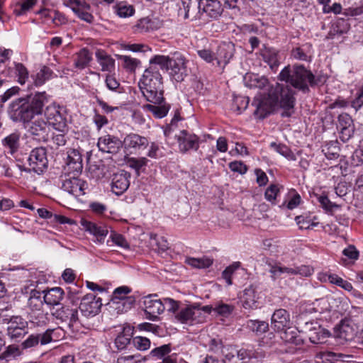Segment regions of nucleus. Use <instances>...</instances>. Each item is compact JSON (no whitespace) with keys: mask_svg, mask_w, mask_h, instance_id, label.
Masks as SVG:
<instances>
[{"mask_svg":"<svg viewBox=\"0 0 363 363\" xmlns=\"http://www.w3.org/2000/svg\"><path fill=\"white\" fill-rule=\"evenodd\" d=\"M294 91L288 86L279 83L271 86L267 93L256 95L252 103L255 108L253 115L259 119L266 118L278 105L283 109L281 116L290 117L294 113Z\"/></svg>","mask_w":363,"mask_h":363,"instance_id":"obj_1","label":"nucleus"},{"mask_svg":"<svg viewBox=\"0 0 363 363\" xmlns=\"http://www.w3.org/2000/svg\"><path fill=\"white\" fill-rule=\"evenodd\" d=\"M48 102V96L45 91L18 98L9 105V115L14 122L28 123L35 116L43 113V107Z\"/></svg>","mask_w":363,"mask_h":363,"instance_id":"obj_2","label":"nucleus"},{"mask_svg":"<svg viewBox=\"0 0 363 363\" xmlns=\"http://www.w3.org/2000/svg\"><path fill=\"white\" fill-rule=\"evenodd\" d=\"M278 78L303 93L309 91V86H314L320 82V79H316L310 70L301 65H294L292 67L289 65L285 67Z\"/></svg>","mask_w":363,"mask_h":363,"instance_id":"obj_3","label":"nucleus"},{"mask_svg":"<svg viewBox=\"0 0 363 363\" xmlns=\"http://www.w3.org/2000/svg\"><path fill=\"white\" fill-rule=\"evenodd\" d=\"M139 86L147 101L155 104L164 101L162 77L155 65L150 66L145 70Z\"/></svg>","mask_w":363,"mask_h":363,"instance_id":"obj_4","label":"nucleus"},{"mask_svg":"<svg viewBox=\"0 0 363 363\" xmlns=\"http://www.w3.org/2000/svg\"><path fill=\"white\" fill-rule=\"evenodd\" d=\"M80 174L64 172L61 176L62 189L75 198L85 194L86 183L81 179Z\"/></svg>","mask_w":363,"mask_h":363,"instance_id":"obj_5","label":"nucleus"},{"mask_svg":"<svg viewBox=\"0 0 363 363\" xmlns=\"http://www.w3.org/2000/svg\"><path fill=\"white\" fill-rule=\"evenodd\" d=\"M178 6V16L184 19L195 21L201 18V0H181Z\"/></svg>","mask_w":363,"mask_h":363,"instance_id":"obj_6","label":"nucleus"},{"mask_svg":"<svg viewBox=\"0 0 363 363\" xmlns=\"http://www.w3.org/2000/svg\"><path fill=\"white\" fill-rule=\"evenodd\" d=\"M28 161L30 170L38 174H41L48 167L46 149L42 147L33 149L30 153Z\"/></svg>","mask_w":363,"mask_h":363,"instance_id":"obj_7","label":"nucleus"},{"mask_svg":"<svg viewBox=\"0 0 363 363\" xmlns=\"http://www.w3.org/2000/svg\"><path fill=\"white\" fill-rule=\"evenodd\" d=\"M186 61L185 57L179 52H174L169 62L170 75L177 82H182L187 75Z\"/></svg>","mask_w":363,"mask_h":363,"instance_id":"obj_8","label":"nucleus"},{"mask_svg":"<svg viewBox=\"0 0 363 363\" xmlns=\"http://www.w3.org/2000/svg\"><path fill=\"white\" fill-rule=\"evenodd\" d=\"M143 306L147 318L155 321L157 320L158 315L164 311L163 301L157 298V294H151L144 298Z\"/></svg>","mask_w":363,"mask_h":363,"instance_id":"obj_9","label":"nucleus"},{"mask_svg":"<svg viewBox=\"0 0 363 363\" xmlns=\"http://www.w3.org/2000/svg\"><path fill=\"white\" fill-rule=\"evenodd\" d=\"M46 121L52 125L55 130L65 131L67 128V121L61 114L59 108L55 105H48L43 111Z\"/></svg>","mask_w":363,"mask_h":363,"instance_id":"obj_10","label":"nucleus"},{"mask_svg":"<svg viewBox=\"0 0 363 363\" xmlns=\"http://www.w3.org/2000/svg\"><path fill=\"white\" fill-rule=\"evenodd\" d=\"M8 336L15 341L22 338L28 333V323L20 316H13L8 323Z\"/></svg>","mask_w":363,"mask_h":363,"instance_id":"obj_11","label":"nucleus"},{"mask_svg":"<svg viewBox=\"0 0 363 363\" xmlns=\"http://www.w3.org/2000/svg\"><path fill=\"white\" fill-rule=\"evenodd\" d=\"M179 151L186 153L189 150H197L199 147V139L195 134L183 130L176 135Z\"/></svg>","mask_w":363,"mask_h":363,"instance_id":"obj_12","label":"nucleus"},{"mask_svg":"<svg viewBox=\"0 0 363 363\" xmlns=\"http://www.w3.org/2000/svg\"><path fill=\"white\" fill-rule=\"evenodd\" d=\"M50 125L43 118H38L30 122L28 132L38 141L46 142L50 130Z\"/></svg>","mask_w":363,"mask_h":363,"instance_id":"obj_13","label":"nucleus"},{"mask_svg":"<svg viewBox=\"0 0 363 363\" xmlns=\"http://www.w3.org/2000/svg\"><path fill=\"white\" fill-rule=\"evenodd\" d=\"M131 292V289L126 286H122L116 288L112 295L111 301L113 303L121 305L123 308L121 311H126L130 309L135 303V298L133 296H127Z\"/></svg>","mask_w":363,"mask_h":363,"instance_id":"obj_14","label":"nucleus"},{"mask_svg":"<svg viewBox=\"0 0 363 363\" xmlns=\"http://www.w3.org/2000/svg\"><path fill=\"white\" fill-rule=\"evenodd\" d=\"M102 306L100 298L89 294L84 296L80 303L79 308L82 313L86 316H93L97 314Z\"/></svg>","mask_w":363,"mask_h":363,"instance_id":"obj_15","label":"nucleus"},{"mask_svg":"<svg viewBox=\"0 0 363 363\" xmlns=\"http://www.w3.org/2000/svg\"><path fill=\"white\" fill-rule=\"evenodd\" d=\"M97 145L101 152L116 154L122 147L123 143L118 138L107 134L99 138Z\"/></svg>","mask_w":363,"mask_h":363,"instance_id":"obj_16","label":"nucleus"},{"mask_svg":"<svg viewBox=\"0 0 363 363\" xmlns=\"http://www.w3.org/2000/svg\"><path fill=\"white\" fill-rule=\"evenodd\" d=\"M358 327L349 321H342L335 330V337L344 342L354 344L357 335Z\"/></svg>","mask_w":363,"mask_h":363,"instance_id":"obj_17","label":"nucleus"},{"mask_svg":"<svg viewBox=\"0 0 363 363\" xmlns=\"http://www.w3.org/2000/svg\"><path fill=\"white\" fill-rule=\"evenodd\" d=\"M83 168L82 155L79 150L69 149L67 151L64 172L68 173L81 174Z\"/></svg>","mask_w":363,"mask_h":363,"instance_id":"obj_18","label":"nucleus"},{"mask_svg":"<svg viewBox=\"0 0 363 363\" xmlns=\"http://www.w3.org/2000/svg\"><path fill=\"white\" fill-rule=\"evenodd\" d=\"M130 173L121 170L113 174L111 182L112 191L116 195L124 193L130 186Z\"/></svg>","mask_w":363,"mask_h":363,"instance_id":"obj_19","label":"nucleus"},{"mask_svg":"<svg viewBox=\"0 0 363 363\" xmlns=\"http://www.w3.org/2000/svg\"><path fill=\"white\" fill-rule=\"evenodd\" d=\"M201 18L209 17L216 19L223 13V8L218 0H201Z\"/></svg>","mask_w":363,"mask_h":363,"instance_id":"obj_20","label":"nucleus"},{"mask_svg":"<svg viewBox=\"0 0 363 363\" xmlns=\"http://www.w3.org/2000/svg\"><path fill=\"white\" fill-rule=\"evenodd\" d=\"M52 314L62 322L67 323L69 328L73 327L79 322L78 311L77 308L62 306L60 308H57Z\"/></svg>","mask_w":363,"mask_h":363,"instance_id":"obj_21","label":"nucleus"},{"mask_svg":"<svg viewBox=\"0 0 363 363\" xmlns=\"http://www.w3.org/2000/svg\"><path fill=\"white\" fill-rule=\"evenodd\" d=\"M292 325L289 313L283 308L276 310L272 315L271 325L274 330L279 332Z\"/></svg>","mask_w":363,"mask_h":363,"instance_id":"obj_22","label":"nucleus"},{"mask_svg":"<svg viewBox=\"0 0 363 363\" xmlns=\"http://www.w3.org/2000/svg\"><path fill=\"white\" fill-rule=\"evenodd\" d=\"M235 52V45L233 43H223L217 49L216 60L218 65L225 67L230 60L233 57Z\"/></svg>","mask_w":363,"mask_h":363,"instance_id":"obj_23","label":"nucleus"},{"mask_svg":"<svg viewBox=\"0 0 363 363\" xmlns=\"http://www.w3.org/2000/svg\"><path fill=\"white\" fill-rule=\"evenodd\" d=\"M125 148H133L135 150L145 149L149 145L147 138L138 134L130 133L125 136L123 140Z\"/></svg>","mask_w":363,"mask_h":363,"instance_id":"obj_24","label":"nucleus"},{"mask_svg":"<svg viewBox=\"0 0 363 363\" xmlns=\"http://www.w3.org/2000/svg\"><path fill=\"white\" fill-rule=\"evenodd\" d=\"M281 338L286 342L294 344L296 346L301 345L303 342V339L298 335V331L296 328L290 325L289 327H286L281 331Z\"/></svg>","mask_w":363,"mask_h":363,"instance_id":"obj_25","label":"nucleus"},{"mask_svg":"<svg viewBox=\"0 0 363 363\" xmlns=\"http://www.w3.org/2000/svg\"><path fill=\"white\" fill-rule=\"evenodd\" d=\"M43 293V301L50 306H58L65 295L64 291L60 287L52 288Z\"/></svg>","mask_w":363,"mask_h":363,"instance_id":"obj_26","label":"nucleus"},{"mask_svg":"<svg viewBox=\"0 0 363 363\" xmlns=\"http://www.w3.org/2000/svg\"><path fill=\"white\" fill-rule=\"evenodd\" d=\"M330 335V333L320 327L318 326L310 328L308 332V337L310 341L313 344H322L324 343L327 338Z\"/></svg>","mask_w":363,"mask_h":363,"instance_id":"obj_27","label":"nucleus"},{"mask_svg":"<svg viewBox=\"0 0 363 363\" xmlns=\"http://www.w3.org/2000/svg\"><path fill=\"white\" fill-rule=\"evenodd\" d=\"M260 53L263 60L269 65L272 70L278 67L279 65V57L278 52L274 49L264 46V48L261 50Z\"/></svg>","mask_w":363,"mask_h":363,"instance_id":"obj_28","label":"nucleus"},{"mask_svg":"<svg viewBox=\"0 0 363 363\" xmlns=\"http://www.w3.org/2000/svg\"><path fill=\"white\" fill-rule=\"evenodd\" d=\"M353 121L350 116L346 113L339 115L337 118V127L340 130L341 133L347 138L350 137L352 131Z\"/></svg>","mask_w":363,"mask_h":363,"instance_id":"obj_29","label":"nucleus"},{"mask_svg":"<svg viewBox=\"0 0 363 363\" xmlns=\"http://www.w3.org/2000/svg\"><path fill=\"white\" fill-rule=\"evenodd\" d=\"M2 145L6 151L11 155L16 152L20 147V135L13 133L6 137L2 140Z\"/></svg>","mask_w":363,"mask_h":363,"instance_id":"obj_30","label":"nucleus"},{"mask_svg":"<svg viewBox=\"0 0 363 363\" xmlns=\"http://www.w3.org/2000/svg\"><path fill=\"white\" fill-rule=\"evenodd\" d=\"M84 226L86 230L94 235L99 242H103L107 235L108 230L106 226L98 225L95 223L86 221Z\"/></svg>","mask_w":363,"mask_h":363,"instance_id":"obj_31","label":"nucleus"},{"mask_svg":"<svg viewBox=\"0 0 363 363\" xmlns=\"http://www.w3.org/2000/svg\"><path fill=\"white\" fill-rule=\"evenodd\" d=\"M162 104V102L160 104H145L143 108L145 110L152 112L155 118H162L167 116L170 108L169 104L166 103Z\"/></svg>","mask_w":363,"mask_h":363,"instance_id":"obj_32","label":"nucleus"},{"mask_svg":"<svg viewBox=\"0 0 363 363\" xmlns=\"http://www.w3.org/2000/svg\"><path fill=\"white\" fill-rule=\"evenodd\" d=\"M242 301V306L245 308L250 309L257 308V295L254 287L250 286L244 290Z\"/></svg>","mask_w":363,"mask_h":363,"instance_id":"obj_33","label":"nucleus"},{"mask_svg":"<svg viewBox=\"0 0 363 363\" xmlns=\"http://www.w3.org/2000/svg\"><path fill=\"white\" fill-rule=\"evenodd\" d=\"M45 301H43V296H41V292L37 290H31L28 301L29 308L33 312L40 311Z\"/></svg>","mask_w":363,"mask_h":363,"instance_id":"obj_34","label":"nucleus"},{"mask_svg":"<svg viewBox=\"0 0 363 363\" xmlns=\"http://www.w3.org/2000/svg\"><path fill=\"white\" fill-rule=\"evenodd\" d=\"M91 60V53L88 49L83 48L77 53L74 59V66L78 69H82L89 65Z\"/></svg>","mask_w":363,"mask_h":363,"instance_id":"obj_35","label":"nucleus"},{"mask_svg":"<svg viewBox=\"0 0 363 363\" xmlns=\"http://www.w3.org/2000/svg\"><path fill=\"white\" fill-rule=\"evenodd\" d=\"M133 330L130 327L123 328L115 340V344L118 349H124L130 342Z\"/></svg>","mask_w":363,"mask_h":363,"instance_id":"obj_36","label":"nucleus"},{"mask_svg":"<svg viewBox=\"0 0 363 363\" xmlns=\"http://www.w3.org/2000/svg\"><path fill=\"white\" fill-rule=\"evenodd\" d=\"M96 57L98 62L102 67V71H111L114 67V60L103 50H98L96 52Z\"/></svg>","mask_w":363,"mask_h":363,"instance_id":"obj_37","label":"nucleus"},{"mask_svg":"<svg viewBox=\"0 0 363 363\" xmlns=\"http://www.w3.org/2000/svg\"><path fill=\"white\" fill-rule=\"evenodd\" d=\"M315 363H342L337 359L336 353L328 351L317 352L315 355Z\"/></svg>","mask_w":363,"mask_h":363,"instance_id":"obj_38","label":"nucleus"},{"mask_svg":"<svg viewBox=\"0 0 363 363\" xmlns=\"http://www.w3.org/2000/svg\"><path fill=\"white\" fill-rule=\"evenodd\" d=\"M171 57L164 55H156L150 61V66L155 65L157 72L160 70H168Z\"/></svg>","mask_w":363,"mask_h":363,"instance_id":"obj_39","label":"nucleus"},{"mask_svg":"<svg viewBox=\"0 0 363 363\" xmlns=\"http://www.w3.org/2000/svg\"><path fill=\"white\" fill-rule=\"evenodd\" d=\"M67 130V128L65 131L56 130V133H53L50 141V146L52 149L57 150L66 145L67 137L66 136L65 132Z\"/></svg>","mask_w":363,"mask_h":363,"instance_id":"obj_40","label":"nucleus"},{"mask_svg":"<svg viewBox=\"0 0 363 363\" xmlns=\"http://www.w3.org/2000/svg\"><path fill=\"white\" fill-rule=\"evenodd\" d=\"M194 313V306H189L181 308L175 317L177 320L182 323H185L193 321V316L195 315Z\"/></svg>","mask_w":363,"mask_h":363,"instance_id":"obj_41","label":"nucleus"},{"mask_svg":"<svg viewBox=\"0 0 363 363\" xmlns=\"http://www.w3.org/2000/svg\"><path fill=\"white\" fill-rule=\"evenodd\" d=\"M247 327L257 335H262L267 331L269 324L265 321L250 320L247 322Z\"/></svg>","mask_w":363,"mask_h":363,"instance_id":"obj_42","label":"nucleus"},{"mask_svg":"<svg viewBox=\"0 0 363 363\" xmlns=\"http://www.w3.org/2000/svg\"><path fill=\"white\" fill-rule=\"evenodd\" d=\"M186 262L193 267L199 269H204L209 267L213 264V259L203 257L201 258H188Z\"/></svg>","mask_w":363,"mask_h":363,"instance_id":"obj_43","label":"nucleus"},{"mask_svg":"<svg viewBox=\"0 0 363 363\" xmlns=\"http://www.w3.org/2000/svg\"><path fill=\"white\" fill-rule=\"evenodd\" d=\"M171 352V346L169 344L163 345L162 346L154 348L149 354L150 357L155 358L156 359H164Z\"/></svg>","mask_w":363,"mask_h":363,"instance_id":"obj_44","label":"nucleus"},{"mask_svg":"<svg viewBox=\"0 0 363 363\" xmlns=\"http://www.w3.org/2000/svg\"><path fill=\"white\" fill-rule=\"evenodd\" d=\"M115 8L116 13L121 18L130 17L135 13L134 7L124 2L117 4Z\"/></svg>","mask_w":363,"mask_h":363,"instance_id":"obj_45","label":"nucleus"},{"mask_svg":"<svg viewBox=\"0 0 363 363\" xmlns=\"http://www.w3.org/2000/svg\"><path fill=\"white\" fill-rule=\"evenodd\" d=\"M51 70L48 67L44 66L33 77V83L35 86H39L43 85L51 75Z\"/></svg>","mask_w":363,"mask_h":363,"instance_id":"obj_46","label":"nucleus"},{"mask_svg":"<svg viewBox=\"0 0 363 363\" xmlns=\"http://www.w3.org/2000/svg\"><path fill=\"white\" fill-rule=\"evenodd\" d=\"M36 312L37 314L31 315V323L38 327H43L47 325L50 321L48 313H45L41 311V310Z\"/></svg>","mask_w":363,"mask_h":363,"instance_id":"obj_47","label":"nucleus"},{"mask_svg":"<svg viewBox=\"0 0 363 363\" xmlns=\"http://www.w3.org/2000/svg\"><path fill=\"white\" fill-rule=\"evenodd\" d=\"M264 356L262 352H258L253 350L241 349L238 352V357L240 360L245 361L252 358H261Z\"/></svg>","mask_w":363,"mask_h":363,"instance_id":"obj_48","label":"nucleus"},{"mask_svg":"<svg viewBox=\"0 0 363 363\" xmlns=\"http://www.w3.org/2000/svg\"><path fill=\"white\" fill-rule=\"evenodd\" d=\"M271 146L274 148L280 155L289 160H296V157L294 153L285 145L272 143Z\"/></svg>","mask_w":363,"mask_h":363,"instance_id":"obj_49","label":"nucleus"},{"mask_svg":"<svg viewBox=\"0 0 363 363\" xmlns=\"http://www.w3.org/2000/svg\"><path fill=\"white\" fill-rule=\"evenodd\" d=\"M16 75L18 77V82L24 84L28 79L29 73L27 68L22 63H15Z\"/></svg>","mask_w":363,"mask_h":363,"instance_id":"obj_50","label":"nucleus"},{"mask_svg":"<svg viewBox=\"0 0 363 363\" xmlns=\"http://www.w3.org/2000/svg\"><path fill=\"white\" fill-rule=\"evenodd\" d=\"M134 347L140 351H145L150 347V340L145 337L136 336L132 340Z\"/></svg>","mask_w":363,"mask_h":363,"instance_id":"obj_51","label":"nucleus"},{"mask_svg":"<svg viewBox=\"0 0 363 363\" xmlns=\"http://www.w3.org/2000/svg\"><path fill=\"white\" fill-rule=\"evenodd\" d=\"M21 354V351L16 345H9L6 349L0 354V359L15 358Z\"/></svg>","mask_w":363,"mask_h":363,"instance_id":"obj_52","label":"nucleus"},{"mask_svg":"<svg viewBox=\"0 0 363 363\" xmlns=\"http://www.w3.org/2000/svg\"><path fill=\"white\" fill-rule=\"evenodd\" d=\"M315 313L321 314L329 311L330 303L326 298H321L314 301Z\"/></svg>","mask_w":363,"mask_h":363,"instance_id":"obj_53","label":"nucleus"},{"mask_svg":"<svg viewBox=\"0 0 363 363\" xmlns=\"http://www.w3.org/2000/svg\"><path fill=\"white\" fill-rule=\"evenodd\" d=\"M250 102L249 97L247 96H236L234 99L233 106L235 107L238 113L245 111Z\"/></svg>","mask_w":363,"mask_h":363,"instance_id":"obj_54","label":"nucleus"},{"mask_svg":"<svg viewBox=\"0 0 363 363\" xmlns=\"http://www.w3.org/2000/svg\"><path fill=\"white\" fill-rule=\"evenodd\" d=\"M240 267V262H235L231 265L228 267L222 273L223 278L225 279L228 285L232 284L231 275L233 273Z\"/></svg>","mask_w":363,"mask_h":363,"instance_id":"obj_55","label":"nucleus"},{"mask_svg":"<svg viewBox=\"0 0 363 363\" xmlns=\"http://www.w3.org/2000/svg\"><path fill=\"white\" fill-rule=\"evenodd\" d=\"M38 0H23L22 3L19 4L20 9H16L14 12L17 16H21L26 13L37 3Z\"/></svg>","mask_w":363,"mask_h":363,"instance_id":"obj_56","label":"nucleus"},{"mask_svg":"<svg viewBox=\"0 0 363 363\" xmlns=\"http://www.w3.org/2000/svg\"><path fill=\"white\" fill-rule=\"evenodd\" d=\"M110 238L116 245L123 248H128L129 245L125 238L115 231H111Z\"/></svg>","mask_w":363,"mask_h":363,"instance_id":"obj_57","label":"nucleus"},{"mask_svg":"<svg viewBox=\"0 0 363 363\" xmlns=\"http://www.w3.org/2000/svg\"><path fill=\"white\" fill-rule=\"evenodd\" d=\"M279 191V187L277 184H271L265 191V199L274 203V201Z\"/></svg>","mask_w":363,"mask_h":363,"instance_id":"obj_58","label":"nucleus"},{"mask_svg":"<svg viewBox=\"0 0 363 363\" xmlns=\"http://www.w3.org/2000/svg\"><path fill=\"white\" fill-rule=\"evenodd\" d=\"M66 5L69 6L74 13L79 9H90V5L84 0H67Z\"/></svg>","mask_w":363,"mask_h":363,"instance_id":"obj_59","label":"nucleus"},{"mask_svg":"<svg viewBox=\"0 0 363 363\" xmlns=\"http://www.w3.org/2000/svg\"><path fill=\"white\" fill-rule=\"evenodd\" d=\"M40 336L38 334H32L21 344L23 349H28L35 347L40 342Z\"/></svg>","mask_w":363,"mask_h":363,"instance_id":"obj_60","label":"nucleus"},{"mask_svg":"<svg viewBox=\"0 0 363 363\" xmlns=\"http://www.w3.org/2000/svg\"><path fill=\"white\" fill-rule=\"evenodd\" d=\"M267 83V79L265 78L259 79L257 76L250 77L249 82L247 85L250 88L262 89Z\"/></svg>","mask_w":363,"mask_h":363,"instance_id":"obj_61","label":"nucleus"},{"mask_svg":"<svg viewBox=\"0 0 363 363\" xmlns=\"http://www.w3.org/2000/svg\"><path fill=\"white\" fill-rule=\"evenodd\" d=\"M57 329H48L42 334H38L40 336V342L42 345H47L53 340V335Z\"/></svg>","mask_w":363,"mask_h":363,"instance_id":"obj_62","label":"nucleus"},{"mask_svg":"<svg viewBox=\"0 0 363 363\" xmlns=\"http://www.w3.org/2000/svg\"><path fill=\"white\" fill-rule=\"evenodd\" d=\"M229 168L234 172L244 174L247 171V166L240 161H233L229 163Z\"/></svg>","mask_w":363,"mask_h":363,"instance_id":"obj_63","label":"nucleus"},{"mask_svg":"<svg viewBox=\"0 0 363 363\" xmlns=\"http://www.w3.org/2000/svg\"><path fill=\"white\" fill-rule=\"evenodd\" d=\"M199 56L208 63L213 62L216 60V55L208 49H203L197 51Z\"/></svg>","mask_w":363,"mask_h":363,"instance_id":"obj_64","label":"nucleus"}]
</instances>
